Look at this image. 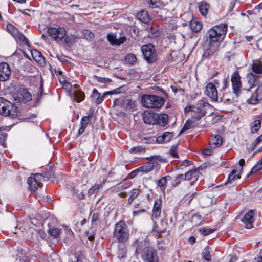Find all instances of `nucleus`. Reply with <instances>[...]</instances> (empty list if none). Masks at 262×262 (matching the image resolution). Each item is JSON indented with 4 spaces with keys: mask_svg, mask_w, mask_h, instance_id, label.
<instances>
[{
    "mask_svg": "<svg viewBox=\"0 0 262 262\" xmlns=\"http://www.w3.org/2000/svg\"><path fill=\"white\" fill-rule=\"evenodd\" d=\"M93 117L92 113H90L88 116H83L80 122V127L78 130V135H80L85 131V128L87 127V125L90 122V119Z\"/></svg>",
    "mask_w": 262,
    "mask_h": 262,
    "instance_id": "nucleus-24",
    "label": "nucleus"
},
{
    "mask_svg": "<svg viewBox=\"0 0 262 262\" xmlns=\"http://www.w3.org/2000/svg\"><path fill=\"white\" fill-rule=\"evenodd\" d=\"M115 106H119L125 111L128 112H133L136 106V102L135 100L128 98L120 97L114 101Z\"/></svg>",
    "mask_w": 262,
    "mask_h": 262,
    "instance_id": "nucleus-8",
    "label": "nucleus"
},
{
    "mask_svg": "<svg viewBox=\"0 0 262 262\" xmlns=\"http://www.w3.org/2000/svg\"><path fill=\"white\" fill-rule=\"evenodd\" d=\"M11 75V69L9 64L6 62L0 63V81L8 80Z\"/></svg>",
    "mask_w": 262,
    "mask_h": 262,
    "instance_id": "nucleus-13",
    "label": "nucleus"
},
{
    "mask_svg": "<svg viewBox=\"0 0 262 262\" xmlns=\"http://www.w3.org/2000/svg\"><path fill=\"white\" fill-rule=\"evenodd\" d=\"M130 151L132 153H139V152H144L145 151V148L143 147V146H136L130 149Z\"/></svg>",
    "mask_w": 262,
    "mask_h": 262,
    "instance_id": "nucleus-52",
    "label": "nucleus"
},
{
    "mask_svg": "<svg viewBox=\"0 0 262 262\" xmlns=\"http://www.w3.org/2000/svg\"><path fill=\"white\" fill-rule=\"evenodd\" d=\"M114 238L120 243H125L129 237V230L125 222L120 220L116 223L113 232Z\"/></svg>",
    "mask_w": 262,
    "mask_h": 262,
    "instance_id": "nucleus-3",
    "label": "nucleus"
},
{
    "mask_svg": "<svg viewBox=\"0 0 262 262\" xmlns=\"http://www.w3.org/2000/svg\"><path fill=\"white\" fill-rule=\"evenodd\" d=\"M15 39L22 41L25 43H27L28 39L26 38V37L22 34L20 33L19 32H18V34H16L14 37Z\"/></svg>",
    "mask_w": 262,
    "mask_h": 262,
    "instance_id": "nucleus-54",
    "label": "nucleus"
},
{
    "mask_svg": "<svg viewBox=\"0 0 262 262\" xmlns=\"http://www.w3.org/2000/svg\"><path fill=\"white\" fill-rule=\"evenodd\" d=\"M211 106L204 98L198 101L196 103L190 106V111L192 112V117L196 120H199L206 114V110Z\"/></svg>",
    "mask_w": 262,
    "mask_h": 262,
    "instance_id": "nucleus-4",
    "label": "nucleus"
},
{
    "mask_svg": "<svg viewBox=\"0 0 262 262\" xmlns=\"http://www.w3.org/2000/svg\"><path fill=\"white\" fill-rule=\"evenodd\" d=\"M116 93H117V90L112 91L105 92L103 94L102 96H101L100 93L97 91V90L94 89L93 90L92 93L91 95V98L92 101H93L94 103L97 105H98L102 102L106 96Z\"/></svg>",
    "mask_w": 262,
    "mask_h": 262,
    "instance_id": "nucleus-10",
    "label": "nucleus"
},
{
    "mask_svg": "<svg viewBox=\"0 0 262 262\" xmlns=\"http://www.w3.org/2000/svg\"><path fill=\"white\" fill-rule=\"evenodd\" d=\"M126 62L130 64L133 65L137 61V58L133 54H128L125 57Z\"/></svg>",
    "mask_w": 262,
    "mask_h": 262,
    "instance_id": "nucleus-43",
    "label": "nucleus"
},
{
    "mask_svg": "<svg viewBox=\"0 0 262 262\" xmlns=\"http://www.w3.org/2000/svg\"><path fill=\"white\" fill-rule=\"evenodd\" d=\"M173 137L172 132H166L162 135L158 136L156 141L159 144H163L169 142Z\"/></svg>",
    "mask_w": 262,
    "mask_h": 262,
    "instance_id": "nucleus-25",
    "label": "nucleus"
},
{
    "mask_svg": "<svg viewBox=\"0 0 262 262\" xmlns=\"http://www.w3.org/2000/svg\"><path fill=\"white\" fill-rule=\"evenodd\" d=\"M33 59L38 63L42 64L45 62V58L41 53L36 50L32 52Z\"/></svg>",
    "mask_w": 262,
    "mask_h": 262,
    "instance_id": "nucleus-30",
    "label": "nucleus"
},
{
    "mask_svg": "<svg viewBox=\"0 0 262 262\" xmlns=\"http://www.w3.org/2000/svg\"><path fill=\"white\" fill-rule=\"evenodd\" d=\"M215 51V49H209L208 50H206L205 52L204 53L203 56L205 58H208L210 56L213 55Z\"/></svg>",
    "mask_w": 262,
    "mask_h": 262,
    "instance_id": "nucleus-57",
    "label": "nucleus"
},
{
    "mask_svg": "<svg viewBox=\"0 0 262 262\" xmlns=\"http://www.w3.org/2000/svg\"><path fill=\"white\" fill-rule=\"evenodd\" d=\"M74 97L77 102H80L85 98V95L80 90H76L74 92Z\"/></svg>",
    "mask_w": 262,
    "mask_h": 262,
    "instance_id": "nucleus-41",
    "label": "nucleus"
},
{
    "mask_svg": "<svg viewBox=\"0 0 262 262\" xmlns=\"http://www.w3.org/2000/svg\"><path fill=\"white\" fill-rule=\"evenodd\" d=\"M157 113L152 112H145L143 114V119L145 123L155 125L156 124Z\"/></svg>",
    "mask_w": 262,
    "mask_h": 262,
    "instance_id": "nucleus-20",
    "label": "nucleus"
},
{
    "mask_svg": "<svg viewBox=\"0 0 262 262\" xmlns=\"http://www.w3.org/2000/svg\"><path fill=\"white\" fill-rule=\"evenodd\" d=\"M205 94L212 100L215 101L218 100L217 91L213 83L210 82L206 85Z\"/></svg>",
    "mask_w": 262,
    "mask_h": 262,
    "instance_id": "nucleus-17",
    "label": "nucleus"
},
{
    "mask_svg": "<svg viewBox=\"0 0 262 262\" xmlns=\"http://www.w3.org/2000/svg\"><path fill=\"white\" fill-rule=\"evenodd\" d=\"M229 257H230L229 262H236L237 260V257L235 255H230Z\"/></svg>",
    "mask_w": 262,
    "mask_h": 262,
    "instance_id": "nucleus-64",
    "label": "nucleus"
},
{
    "mask_svg": "<svg viewBox=\"0 0 262 262\" xmlns=\"http://www.w3.org/2000/svg\"><path fill=\"white\" fill-rule=\"evenodd\" d=\"M221 100L225 104H229L233 102V99L228 97V94H224Z\"/></svg>",
    "mask_w": 262,
    "mask_h": 262,
    "instance_id": "nucleus-53",
    "label": "nucleus"
},
{
    "mask_svg": "<svg viewBox=\"0 0 262 262\" xmlns=\"http://www.w3.org/2000/svg\"><path fill=\"white\" fill-rule=\"evenodd\" d=\"M156 124L161 126H165L168 121V116L166 114H158L156 116Z\"/></svg>",
    "mask_w": 262,
    "mask_h": 262,
    "instance_id": "nucleus-27",
    "label": "nucleus"
},
{
    "mask_svg": "<svg viewBox=\"0 0 262 262\" xmlns=\"http://www.w3.org/2000/svg\"><path fill=\"white\" fill-rule=\"evenodd\" d=\"M141 102L145 107L158 108L164 104L165 101L162 97L157 95H144L142 97Z\"/></svg>",
    "mask_w": 262,
    "mask_h": 262,
    "instance_id": "nucleus-5",
    "label": "nucleus"
},
{
    "mask_svg": "<svg viewBox=\"0 0 262 262\" xmlns=\"http://www.w3.org/2000/svg\"><path fill=\"white\" fill-rule=\"evenodd\" d=\"M6 28L10 33H11L13 37L16 34H18V30L17 28L11 24H8L6 25Z\"/></svg>",
    "mask_w": 262,
    "mask_h": 262,
    "instance_id": "nucleus-44",
    "label": "nucleus"
},
{
    "mask_svg": "<svg viewBox=\"0 0 262 262\" xmlns=\"http://www.w3.org/2000/svg\"><path fill=\"white\" fill-rule=\"evenodd\" d=\"M160 160V156L152 157L145 165L138 168V170L144 173L149 172L154 169V166L158 164V161Z\"/></svg>",
    "mask_w": 262,
    "mask_h": 262,
    "instance_id": "nucleus-12",
    "label": "nucleus"
},
{
    "mask_svg": "<svg viewBox=\"0 0 262 262\" xmlns=\"http://www.w3.org/2000/svg\"><path fill=\"white\" fill-rule=\"evenodd\" d=\"M170 178L169 176L163 177L156 182V184L160 188L162 191H164L167 185V180Z\"/></svg>",
    "mask_w": 262,
    "mask_h": 262,
    "instance_id": "nucleus-33",
    "label": "nucleus"
},
{
    "mask_svg": "<svg viewBox=\"0 0 262 262\" xmlns=\"http://www.w3.org/2000/svg\"><path fill=\"white\" fill-rule=\"evenodd\" d=\"M167 225V222L163 219L160 220V225L154 221L152 231L156 233L155 235L157 238L162 237V233H165L166 231Z\"/></svg>",
    "mask_w": 262,
    "mask_h": 262,
    "instance_id": "nucleus-14",
    "label": "nucleus"
},
{
    "mask_svg": "<svg viewBox=\"0 0 262 262\" xmlns=\"http://www.w3.org/2000/svg\"><path fill=\"white\" fill-rule=\"evenodd\" d=\"M199 171L198 169H192L185 173L184 176L185 180L191 181V185L195 182L199 176Z\"/></svg>",
    "mask_w": 262,
    "mask_h": 262,
    "instance_id": "nucleus-23",
    "label": "nucleus"
},
{
    "mask_svg": "<svg viewBox=\"0 0 262 262\" xmlns=\"http://www.w3.org/2000/svg\"><path fill=\"white\" fill-rule=\"evenodd\" d=\"M0 114L14 118L17 116L16 107L10 101L0 97Z\"/></svg>",
    "mask_w": 262,
    "mask_h": 262,
    "instance_id": "nucleus-6",
    "label": "nucleus"
},
{
    "mask_svg": "<svg viewBox=\"0 0 262 262\" xmlns=\"http://www.w3.org/2000/svg\"><path fill=\"white\" fill-rule=\"evenodd\" d=\"M108 40L112 45H119L123 43L125 40L124 37L121 38L120 40H118L116 37V36L113 34H109L107 36Z\"/></svg>",
    "mask_w": 262,
    "mask_h": 262,
    "instance_id": "nucleus-31",
    "label": "nucleus"
},
{
    "mask_svg": "<svg viewBox=\"0 0 262 262\" xmlns=\"http://www.w3.org/2000/svg\"><path fill=\"white\" fill-rule=\"evenodd\" d=\"M47 32L56 41L61 40L66 35L65 29L62 27L49 28Z\"/></svg>",
    "mask_w": 262,
    "mask_h": 262,
    "instance_id": "nucleus-9",
    "label": "nucleus"
},
{
    "mask_svg": "<svg viewBox=\"0 0 262 262\" xmlns=\"http://www.w3.org/2000/svg\"><path fill=\"white\" fill-rule=\"evenodd\" d=\"M15 99L18 102L26 103L32 99V95L27 89H23L19 91Z\"/></svg>",
    "mask_w": 262,
    "mask_h": 262,
    "instance_id": "nucleus-18",
    "label": "nucleus"
},
{
    "mask_svg": "<svg viewBox=\"0 0 262 262\" xmlns=\"http://www.w3.org/2000/svg\"><path fill=\"white\" fill-rule=\"evenodd\" d=\"M258 78V76L255 75L252 73H249L247 74L246 78L249 84V88L247 89L248 91L254 85H256Z\"/></svg>",
    "mask_w": 262,
    "mask_h": 262,
    "instance_id": "nucleus-29",
    "label": "nucleus"
},
{
    "mask_svg": "<svg viewBox=\"0 0 262 262\" xmlns=\"http://www.w3.org/2000/svg\"><path fill=\"white\" fill-rule=\"evenodd\" d=\"M140 192V190L137 189H133L130 192V196L128 200L127 204L130 205L133 202L134 200L137 198Z\"/></svg>",
    "mask_w": 262,
    "mask_h": 262,
    "instance_id": "nucleus-37",
    "label": "nucleus"
},
{
    "mask_svg": "<svg viewBox=\"0 0 262 262\" xmlns=\"http://www.w3.org/2000/svg\"><path fill=\"white\" fill-rule=\"evenodd\" d=\"M99 214L97 212H94L91 216V223L93 227L96 226L99 223Z\"/></svg>",
    "mask_w": 262,
    "mask_h": 262,
    "instance_id": "nucleus-47",
    "label": "nucleus"
},
{
    "mask_svg": "<svg viewBox=\"0 0 262 262\" xmlns=\"http://www.w3.org/2000/svg\"><path fill=\"white\" fill-rule=\"evenodd\" d=\"M185 180L184 174H179L175 177V178L172 182V185L173 187H176L178 186L182 181Z\"/></svg>",
    "mask_w": 262,
    "mask_h": 262,
    "instance_id": "nucleus-42",
    "label": "nucleus"
},
{
    "mask_svg": "<svg viewBox=\"0 0 262 262\" xmlns=\"http://www.w3.org/2000/svg\"><path fill=\"white\" fill-rule=\"evenodd\" d=\"M43 93V83L41 82L39 90L38 92V98H40L42 96Z\"/></svg>",
    "mask_w": 262,
    "mask_h": 262,
    "instance_id": "nucleus-62",
    "label": "nucleus"
},
{
    "mask_svg": "<svg viewBox=\"0 0 262 262\" xmlns=\"http://www.w3.org/2000/svg\"><path fill=\"white\" fill-rule=\"evenodd\" d=\"M126 254H127V250H126V248H120L118 251V254H117L118 257L120 260H122L126 257Z\"/></svg>",
    "mask_w": 262,
    "mask_h": 262,
    "instance_id": "nucleus-51",
    "label": "nucleus"
},
{
    "mask_svg": "<svg viewBox=\"0 0 262 262\" xmlns=\"http://www.w3.org/2000/svg\"><path fill=\"white\" fill-rule=\"evenodd\" d=\"M82 35L88 40H91L94 37V33L89 30H83L82 32Z\"/></svg>",
    "mask_w": 262,
    "mask_h": 262,
    "instance_id": "nucleus-49",
    "label": "nucleus"
},
{
    "mask_svg": "<svg viewBox=\"0 0 262 262\" xmlns=\"http://www.w3.org/2000/svg\"><path fill=\"white\" fill-rule=\"evenodd\" d=\"M228 26L226 24H221L213 26L208 31L207 37L208 42L211 46L217 42L222 41L227 33Z\"/></svg>",
    "mask_w": 262,
    "mask_h": 262,
    "instance_id": "nucleus-2",
    "label": "nucleus"
},
{
    "mask_svg": "<svg viewBox=\"0 0 262 262\" xmlns=\"http://www.w3.org/2000/svg\"><path fill=\"white\" fill-rule=\"evenodd\" d=\"M262 142V134L259 136L252 144V149H254Z\"/></svg>",
    "mask_w": 262,
    "mask_h": 262,
    "instance_id": "nucleus-59",
    "label": "nucleus"
},
{
    "mask_svg": "<svg viewBox=\"0 0 262 262\" xmlns=\"http://www.w3.org/2000/svg\"><path fill=\"white\" fill-rule=\"evenodd\" d=\"M75 41V37L73 36H67L65 37L64 42L69 46L73 45Z\"/></svg>",
    "mask_w": 262,
    "mask_h": 262,
    "instance_id": "nucleus-55",
    "label": "nucleus"
},
{
    "mask_svg": "<svg viewBox=\"0 0 262 262\" xmlns=\"http://www.w3.org/2000/svg\"><path fill=\"white\" fill-rule=\"evenodd\" d=\"M202 255L203 258L206 261H209L211 260V256L210 255V252L209 250V248H205L203 252H202Z\"/></svg>",
    "mask_w": 262,
    "mask_h": 262,
    "instance_id": "nucleus-48",
    "label": "nucleus"
},
{
    "mask_svg": "<svg viewBox=\"0 0 262 262\" xmlns=\"http://www.w3.org/2000/svg\"><path fill=\"white\" fill-rule=\"evenodd\" d=\"M200 231L203 235H207L209 234L213 233L215 231V230L209 228H202L200 229Z\"/></svg>",
    "mask_w": 262,
    "mask_h": 262,
    "instance_id": "nucleus-56",
    "label": "nucleus"
},
{
    "mask_svg": "<svg viewBox=\"0 0 262 262\" xmlns=\"http://www.w3.org/2000/svg\"><path fill=\"white\" fill-rule=\"evenodd\" d=\"M102 187V184H95L94 186H92L89 190V193L90 194H93L95 193H97L99 189Z\"/></svg>",
    "mask_w": 262,
    "mask_h": 262,
    "instance_id": "nucleus-50",
    "label": "nucleus"
},
{
    "mask_svg": "<svg viewBox=\"0 0 262 262\" xmlns=\"http://www.w3.org/2000/svg\"><path fill=\"white\" fill-rule=\"evenodd\" d=\"M252 69L253 72L256 74L262 73V62L259 61H255L252 64Z\"/></svg>",
    "mask_w": 262,
    "mask_h": 262,
    "instance_id": "nucleus-35",
    "label": "nucleus"
},
{
    "mask_svg": "<svg viewBox=\"0 0 262 262\" xmlns=\"http://www.w3.org/2000/svg\"><path fill=\"white\" fill-rule=\"evenodd\" d=\"M193 119V120H188L186 121L182 130L180 132V134L191 128H193L195 126V121L196 120L194 119Z\"/></svg>",
    "mask_w": 262,
    "mask_h": 262,
    "instance_id": "nucleus-36",
    "label": "nucleus"
},
{
    "mask_svg": "<svg viewBox=\"0 0 262 262\" xmlns=\"http://www.w3.org/2000/svg\"><path fill=\"white\" fill-rule=\"evenodd\" d=\"M76 262H83L84 256L81 252H78L75 256Z\"/></svg>",
    "mask_w": 262,
    "mask_h": 262,
    "instance_id": "nucleus-61",
    "label": "nucleus"
},
{
    "mask_svg": "<svg viewBox=\"0 0 262 262\" xmlns=\"http://www.w3.org/2000/svg\"><path fill=\"white\" fill-rule=\"evenodd\" d=\"M162 201L161 199H157L155 201L152 211V219H158L161 215Z\"/></svg>",
    "mask_w": 262,
    "mask_h": 262,
    "instance_id": "nucleus-22",
    "label": "nucleus"
},
{
    "mask_svg": "<svg viewBox=\"0 0 262 262\" xmlns=\"http://www.w3.org/2000/svg\"><path fill=\"white\" fill-rule=\"evenodd\" d=\"M256 213L255 210H250L244 215L243 222L247 229H251L253 227V223L255 221L254 216Z\"/></svg>",
    "mask_w": 262,
    "mask_h": 262,
    "instance_id": "nucleus-16",
    "label": "nucleus"
},
{
    "mask_svg": "<svg viewBox=\"0 0 262 262\" xmlns=\"http://www.w3.org/2000/svg\"><path fill=\"white\" fill-rule=\"evenodd\" d=\"M178 146L177 145H172L169 150V155L173 158H178L179 155L177 150Z\"/></svg>",
    "mask_w": 262,
    "mask_h": 262,
    "instance_id": "nucleus-46",
    "label": "nucleus"
},
{
    "mask_svg": "<svg viewBox=\"0 0 262 262\" xmlns=\"http://www.w3.org/2000/svg\"><path fill=\"white\" fill-rule=\"evenodd\" d=\"M262 169V157L259 159L255 164L254 166L253 167L247 177H249V175H251L253 173H254L258 171L261 170Z\"/></svg>",
    "mask_w": 262,
    "mask_h": 262,
    "instance_id": "nucleus-40",
    "label": "nucleus"
},
{
    "mask_svg": "<svg viewBox=\"0 0 262 262\" xmlns=\"http://www.w3.org/2000/svg\"><path fill=\"white\" fill-rule=\"evenodd\" d=\"M261 127L260 120H255L252 124L251 131L252 133H256Z\"/></svg>",
    "mask_w": 262,
    "mask_h": 262,
    "instance_id": "nucleus-45",
    "label": "nucleus"
},
{
    "mask_svg": "<svg viewBox=\"0 0 262 262\" xmlns=\"http://www.w3.org/2000/svg\"><path fill=\"white\" fill-rule=\"evenodd\" d=\"M189 26L191 30L194 32H199L202 28V23L196 20H191L190 22Z\"/></svg>",
    "mask_w": 262,
    "mask_h": 262,
    "instance_id": "nucleus-32",
    "label": "nucleus"
},
{
    "mask_svg": "<svg viewBox=\"0 0 262 262\" xmlns=\"http://www.w3.org/2000/svg\"><path fill=\"white\" fill-rule=\"evenodd\" d=\"M132 246L135 248V253L138 254L143 247L144 249L141 252V257L145 262H158V257L156 250L150 246H147L145 241L135 240Z\"/></svg>",
    "mask_w": 262,
    "mask_h": 262,
    "instance_id": "nucleus-1",
    "label": "nucleus"
},
{
    "mask_svg": "<svg viewBox=\"0 0 262 262\" xmlns=\"http://www.w3.org/2000/svg\"><path fill=\"white\" fill-rule=\"evenodd\" d=\"M192 164V162L187 160H185L182 161L181 165L179 166V168L183 169L184 167L188 166Z\"/></svg>",
    "mask_w": 262,
    "mask_h": 262,
    "instance_id": "nucleus-58",
    "label": "nucleus"
},
{
    "mask_svg": "<svg viewBox=\"0 0 262 262\" xmlns=\"http://www.w3.org/2000/svg\"><path fill=\"white\" fill-rule=\"evenodd\" d=\"M237 171L236 170H233L229 174L228 180L225 182V184L231 183L235 180L240 178L239 174H237Z\"/></svg>",
    "mask_w": 262,
    "mask_h": 262,
    "instance_id": "nucleus-38",
    "label": "nucleus"
},
{
    "mask_svg": "<svg viewBox=\"0 0 262 262\" xmlns=\"http://www.w3.org/2000/svg\"><path fill=\"white\" fill-rule=\"evenodd\" d=\"M137 18L144 24H148L151 21V18L147 11L143 10L140 11L137 14Z\"/></svg>",
    "mask_w": 262,
    "mask_h": 262,
    "instance_id": "nucleus-26",
    "label": "nucleus"
},
{
    "mask_svg": "<svg viewBox=\"0 0 262 262\" xmlns=\"http://www.w3.org/2000/svg\"><path fill=\"white\" fill-rule=\"evenodd\" d=\"M148 4L149 7L152 9L157 8L164 5V3L160 0H150L148 2Z\"/></svg>",
    "mask_w": 262,
    "mask_h": 262,
    "instance_id": "nucleus-39",
    "label": "nucleus"
},
{
    "mask_svg": "<svg viewBox=\"0 0 262 262\" xmlns=\"http://www.w3.org/2000/svg\"><path fill=\"white\" fill-rule=\"evenodd\" d=\"M141 51L145 60L152 64L157 60V54L155 47L152 44H147L142 46Z\"/></svg>",
    "mask_w": 262,
    "mask_h": 262,
    "instance_id": "nucleus-7",
    "label": "nucleus"
},
{
    "mask_svg": "<svg viewBox=\"0 0 262 262\" xmlns=\"http://www.w3.org/2000/svg\"><path fill=\"white\" fill-rule=\"evenodd\" d=\"M231 81L233 92L236 96H238L240 94L242 88L241 77L238 71H236L232 74Z\"/></svg>",
    "mask_w": 262,
    "mask_h": 262,
    "instance_id": "nucleus-11",
    "label": "nucleus"
},
{
    "mask_svg": "<svg viewBox=\"0 0 262 262\" xmlns=\"http://www.w3.org/2000/svg\"><path fill=\"white\" fill-rule=\"evenodd\" d=\"M223 143L222 137L218 134L212 135L209 140V146L211 148H216L220 146Z\"/></svg>",
    "mask_w": 262,
    "mask_h": 262,
    "instance_id": "nucleus-21",
    "label": "nucleus"
},
{
    "mask_svg": "<svg viewBox=\"0 0 262 262\" xmlns=\"http://www.w3.org/2000/svg\"><path fill=\"white\" fill-rule=\"evenodd\" d=\"M49 234L54 238L57 239L62 233V230L60 228H52L48 230Z\"/></svg>",
    "mask_w": 262,
    "mask_h": 262,
    "instance_id": "nucleus-34",
    "label": "nucleus"
},
{
    "mask_svg": "<svg viewBox=\"0 0 262 262\" xmlns=\"http://www.w3.org/2000/svg\"><path fill=\"white\" fill-rule=\"evenodd\" d=\"M214 148H211V147H209V148H206V149H204V150H203L202 152L205 155L210 156L213 154V149H214Z\"/></svg>",
    "mask_w": 262,
    "mask_h": 262,
    "instance_id": "nucleus-60",
    "label": "nucleus"
},
{
    "mask_svg": "<svg viewBox=\"0 0 262 262\" xmlns=\"http://www.w3.org/2000/svg\"><path fill=\"white\" fill-rule=\"evenodd\" d=\"M42 178V176L38 173L34 174V177H29L27 180L29 189L35 191L38 187H40L41 185V179Z\"/></svg>",
    "mask_w": 262,
    "mask_h": 262,
    "instance_id": "nucleus-15",
    "label": "nucleus"
},
{
    "mask_svg": "<svg viewBox=\"0 0 262 262\" xmlns=\"http://www.w3.org/2000/svg\"><path fill=\"white\" fill-rule=\"evenodd\" d=\"M210 9V5L205 1H202L199 3V10L201 15L206 16Z\"/></svg>",
    "mask_w": 262,
    "mask_h": 262,
    "instance_id": "nucleus-28",
    "label": "nucleus"
},
{
    "mask_svg": "<svg viewBox=\"0 0 262 262\" xmlns=\"http://www.w3.org/2000/svg\"><path fill=\"white\" fill-rule=\"evenodd\" d=\"M228 83V81L226 79L224 78L222 79V90H224L227 88Z\"/></svg>",
    "mask_w": 262,
    "mask_h": 262,
    "instance_id": "nucleus-63",
    "label": "nucleus"
},
{
    "mask_svg": "<svg viewBox=\"0 0 262 262\" xmlns=\"http://www.w3.org/2000/svg\"><path fill=\"white\" fill-rule=\"evenodd\" d=\"M261 100H262V82L258 84L255 94L252 95L247 101L249 104L254 105Z\"/></svg>",
    "mask_w": 262,
    "mask_h": 262,
    "instance_id": "nucleus-19",
    "label": "nucleus"
}]
</instances>
